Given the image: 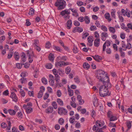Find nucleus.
Listing matches in <instances>:
<instances>
[{"label":"nucleus","mask_w":132,"mask_h":132,"mask_svg":"<svg viewBox=\"0 0 132 132\" xmlns=\"http://www.w3.org/2000/svg\"><path fill=\"white\" fill-rule=\"evenodd\" d=\"M96 78L104 84L100 87L99 93L100 96L102 97L109 96L110 93L109 92L108 88H110L111 86L109 82V78L106 76L105 72L102 70H98L96 74Z\"/></svg>","instance_id":"1"},{"label":"nucleus","mask_w":132,"mask_h":132,"mask_svg":"<svg viewBox=\"0 0 132 132\" xmlns=\"http://www.w3.org/2000/svg\"><path fill=\"white\" fill-rule=\"evenodd\" d=\"M55 2V5L58 7V10H62L64 9L65 6V2L64 0H57Z\"/></svg>","instance_id":"2"},{"label":"nucleus","mask_w":132,"mask_h":132,"mask_svg":"<svg viewBox=\"0 0 132 132\" xmlns=\"http://www.w3.org/2000/svg\"><path fill=\"white\" fill-rule=\"evenodd\" d=\"M58 113L60 115H66L67 114L68 111L67 110L62 107L58 108Z\"/></svg>","instance_id":"3"},{"label":"nucleus","mask_w":132,"mask_h":132,"mask_svg":"<svg viewBox=\"0 0 132 132\" xmlns=\"http://www.w3.org/2000/svg\"><path fill=\"white\" fill-rule=\"evenodd\" d=\"M22 108L26 110V112L27 113L29 114L33 111V109L31 107H28L26 105L24 104Z\"/></svg>","instance_id":"4"},{"label":"nucleus","mask_w":132,"mask_h":132,"mask_svg":"<svg viewBox=\"0 0 132 132\" xmlns=\"http://www.w3.org/2000/svg\"><path fill=\"white\" fill-rule=\"evenodd\" d=\"M27 55L28 56V61L29 63H31L33 61V57H36V56L35 55L33 52H32V54L30 55L28 52L27 53Z\"/></svg>","instance_id":"5"},{"label":"nucleus","mask_w":132,"mask_h":132,"mask_svg":"<svg viewBox=\"0 0 132 132\" xmlns=\"http://www.w3.org/2000/svg\"><path fill=\"white\" fill-rule=\"evenodd\" d=\"M108 37V35L107 33L102 32L101 35V39L103 41H105L106 38Z\"/></svg>","instance_id":"6"},{"label":"nucleus","mask_w":132,"mask_h":132,"mask_svg":"<svg viewBox=\"0 0 132 132\" xmlns=\"http://www.w3.org/2000/svg\"><path fill=\"white\" fill-rule=\"evenodd\" d=\"M70 14V11L69 9H66L63 10L60 13V14L62 16H64L65 15H69Z\"/></svg>","instance_id":"7"},{"label":"nucleus","mask_w":132,"mask_h":132,"mask_svg":"<svg viewBox=\"0 0 132 132\" xmlns=\"http://www.w3.org/2000/svg\"><path fill=\"white\" fill-rule=\"evenodd\" d=\"M96 126L98 127H102L104 124V122L102 120L99 121L98 120H97L95 123Z\"/></svg>","instance_id":"8"},{"label":"nucleus","mask_w":132,"mask_h":132,"mask_svg":"<svg viewBox=\"0 0 132 132\" xmlns=\"http://www.w3.org/2000/svg\"><path fill=\"white\" fill-rule=\"evenodd\" d=\"M10 97L12 99L13 101L16 102L17 101L18 98L15 94L13 92H12Z\"/></svg>","instance_id":"9"},{"label":"nucleus","mask_w":132,"mask_h":132,"mask_svg":"<svg viewBox=\"0 0 132 132\" xmlns=\"http://www.w3.org/2000/svg\"><path fill=\"white\" fill-rule=\"evenodd\" d=\"M83 31V29L82 28H80L79 27H75L73 29L72 31L73 33H75L77 32L80 33L82 32Z\"/></svg>","instance_id":"10"},{"label":"nucleus","mask_w":132,"mask_h":132,"mask_svg":"<svg viewBox=\"0 0 132 132\" xmlns=\"http://www.w3.org/2000/svg\"><path fill=\"white\" fill-rule=\"evenodd\" d=\"M110 45V42L108 40H106L103 45V51H105L106 46H109Z\"/></svg>","instance_id":"11"},{"label":"nucleus","mask_w":132,"mask_h":132,"mask_svg":"<svg viewBox=\"0 0 132 132\" xmlns=\"http://www.w3.org/2000/svg\"><path fill=\"white\" fill-rule=\"evenodd\" d=\"M87 40L89 44H88V45H89V46H91L92 45V43L93 41V37L92 36H89L87 38Z\"/></svg>","instance_id":"12"},{"label":"nucleus","mask_w":132,"mask_h":132,"mask_svg":"<svg viewBox=\"0 0 132 132\" xmlns=\"http://www.w3.org/2000/svg\"><path fill=\"white\" fill-rule=\"evenodd\" d=\"M93 130L95 131V132H103L101 128H99L98 127L94 125L93 128Z\"/></svg>","instance_id":"13"},{"label":"nucleus","mask_w":132,"mask_h":132,"mask_svg":"<svg viewBox=\"0 0 132 132\" xmlns=\"http://www.w3.org/2000/svg\"><path fill=\"white\" fill-rule=\"evenodd\" d=\"M100 38L96 39L94 40V45L96 47H98L100 44Z\"/></svg>","instance_id":"14"},{"label":"nucleus","mask_w":132,"mask_h":132,"mask_svg":"<svg viewBox=\"0 0 132 132\" xmlns=\"http://www.w3.org/2000/svg\"><path fill=\"white\" fill-rule=\"evenodd\" d=\"M104 16L105 18L108 20L109 22H110L112 20V19L110 18V15L109 13H106Z\"/></svg>","instance_id":"15"},{"label":"nucleus","mask_w":132,"mask_h":132,"mask_svg":"<svg viewBox=\"0 0 132 132\" xmlns=\"http://www.w3.org/2000/svg\"><path fill=\"white\" fill-rule=\"evenodd\" d=\"M94 59L97 61L100 62L102 59V57L101 56L98 55H95V56H92Z\"/></svg>","instance_id":"16"},{"label":"nucleus","mask_w":132,"mask_h":132,"mask_svg":"<svg viewBox=\"0 0 132 132\" xmlns=\"http://www.w3.org/2000/svg\"><path fill=\"white\" fill-rule=\"evenodd\" d=\"M53 108L51 106L48 107L46 110V112L47 113H51L53 111Z\"/></svg>","instance_id":"17"},{"label":"nucleus","mask_w":132,"mask_h":132,"mask_svg":"<svg viewBox=\"0 0 132 132\" xmlns=\"http://www.w3.org/2000/svg\"><path fill=\"white\" fill-rule=\"evenodd\" d=\"M67 28L68 29H70L72 27V21L71 20H69L67 22Z\"/></svg>","instance_id":"18"},{"label":"nucleus","mask_w":132,"mask_h":132,"mask_svg":"<svg viewBox=\"0 0 132 132\" xmlns=\"http://www.w3.org/2000/svg\"><path fill=\"white\" fill-rule=\"evenodd\" d=\"M14 56L16 60H18L19 58V53L16 52H15L14 53Z\"/></svg>","instance_id":"19"},{"label":"nucleus","mask_w":132,"mask_h":132,"mask_svg":"<svg viewBox=\"0 0 132 132\" xmlns=\"http://www.w3.org/2000/svg\"><path fill=\"white\" fill-rule=\"evenodd\" d=\"M57 102L58 105L61 106H63V102L62 100L60 98H58L57 99Z\"/></svg>","instance_id":"20"},{"label":"nucleus","mask_w":132,"mask_h":132,"mask_svg":"<svg viewBox=\"0 0 132 132\" xmlns=\"http://www.w3.org/2000/svg\"><path fill=\"white\" fill-rule=\"evenodd\" d=\"M57 58L60 60L64 61L66 60L67 59V58L66 56H58L57 57Z\"/></svg>","instance_id":"21"},{"label":"nucleus","mask_w":132,"mask_h":132,"mask_svg":"<svg viewBox=\"0 0 132 132\" xmlns=\"http://www.w3.org/2000/svg\"><path fill=\"white\" fill-rule=\"evenodd\" d=\"M126 124L128 128V129L126 131V132H127L128 130L130 129L131 128V125L130 121L127 122H126Z\"/></svg>","instance_id":"22"},{"label":"nucleus","mask_w":132,"mask_h":132,"mask_svg":"<svg viewBox=\"0 0 132 132\" xmlns=\"http://www.w3.org/2000/svg\"><path fill=\"white\" fill-rule=\"evenodd\" d=\"M21 62L22 61L24 62H26V54L23 53H22L21 56Z\"/></svg>","instance_id":"23"},{"label":"nucleus","mask_w":132,"mask_h":132,"mask_svg":"<svg viewBox=\"0 0 132 132\" xmlns=\"http://www.w3.org/2000/svg\"><path fill=\"white\" fill-rule=\"evenodd\" d=\"M8 112L11 115H14L16 113V112L14 110L12 109L9 110Z\"/></svg>","instance_id":"24"},{"label":"nucleus","mask_w":132,"mask_h":132,"mask_svg":"<svg viewBox=\"0 0 132 132\" xmlns=\"http://www.w3.org/2000/svg\"><path fill=\"white\" fill-rule=\"evenodd\" d=\"M63 61H60L59 62H57L56 64V66H59L60 67H62V66H64L63 65Z\"/></svg>","instance_id":"25"},{"label":"nucleus","mask_w":132,"mask_h":132,"mask_svg":"<svg viewBox=\"0 0 132 132\" xmlns=\"http://www.w3.org/2000/svg\"><path fill=\"white\" fill-rule=\"evenodd\" d=\"M109 30L110 32L114 34L116 32V30L115 28L113 27H110L109 28Z\"/></svg>","instance_id":"26"},{"label":"nucleus","mask_w":132,"mask_h":132,"mask_svg":"<svg viewBox=\"0 0 132 132\" xmlns=\"http://www.w3.org/2000/svg\"><path fill=\"white\" fill-rule=\"evenodd\" d=\"M58 73L60 75L63 76L64 74V71L61 69H59L58 70Z\"/></svg>","instance_id":"27"},{"label":"nucleus","mask_w":132,"mask_h":132,"mask_svg":"<svg viewBox=\"0 0 132 132\" xmlns=\"http://www.w3.org/2000/svg\"><path fill=\"white\" fill-rule=\"evenodd\" d=\"M28 75V74L27 71H24L22 72L20 75L23 78L27 76Z\"/></svg>","instance_id":"28"},{"label":"nucleus","mask_w":132,"mask_h":132,"mask_svg":"<svg viewBox=\"0 0 132 132\" xmlns=\"http://www.w3.org/2000/svg\"><path fill=\"white\" fill-rule=\"evenodd\" d=\"M83 66L84 68L86 69H88L90 67L89 65L87 63H84L83 64Z\"/></svg>","instance_id":"29"},{"label":"nucleus","mask_w":132,"mask_h":132,"mask_svg":"<svg viewBox=\"0 0 132 132\" xmlns=\"http://www.w3.org/2000/svg\"><path fill=\"white\" fill-rule=\"evenodd\" d=\"M54 55L52 53H50L49 56V60L51 61H53L54 59Z\"/></svg>","instance_id":"30"},{"label":"nucleus","mask_w":132,"mask_h":132,"mask_svg":"<svg viewBox=\"0 0 132 132\" xmlns=\"http://www.w3.org/2000/svg\"><path fill=\"white\" fill-rule=\"evenodd\" d=\"M71 70V69L70 67H68L66 68L65 70L66 73L67 74H69V73L70 72Z\"/></svg>","instance_id":"31"},{"label":"nucleus","mask_w":132,"mask_h":132,"mask_svg":"<svg viewBox=\"0 0 132 132\" xmlns=\"http://www.w3.org/2000/svg\"><path fill=\"white\" fill-rule=\"evenodd\" d=\"M84 21L87 24H89L90 22V19L87 16H86L85 17Z\"/></svg>","instance_id":"32"},{"label":"nucleus","mask_w":132,"mask_h":132,"mask_svg":"<svg viewBox=\"0 0 132 132\" xmlns=\"http://www.w3.org/2000/svg\"><path fill=\"white\" fill-rule=\"evenodd\" d=\"M68 94L69 95L71 96H72L73 94V91L69 87H68Z\"/></svg>","instance_id":"33"},{"label":"nucleus","mask_w":132,"mask_h":132,"mask_svg":"<svg viewBox=\"0 0 132 132\" xmlns=\"http://www.w3.org/2000/svg\"><path fill=\"white\" fill-rule=\"evenodd\" d=\"M20 82L22 84H25L27 82V79L25 78H22L20 80Z\"/></svg>","instance_id":"34"},{"label":"nucleus","mask_w":132,"mask_h":132,"mask_svg":"<svg viewBox=\"0 0 132 132\" xmlns=\"http://www.w3.org/2000/svg\"><path fill=\"white\" fill-rule=\"evenodd\" d=\"M125 14L127 17H129L130 16V12L127 9L126 10Z\"/></svg>","instance_id":"35"},{"label":"nucleus","mask_w":132,"mask_h":132,"mask_svg":"<svg viewBox=\"0 0 132 132\" xmlns=\"http://www.w3.org/2000/svg\"><path fill=\"white\" fill-rule=\"evenodd\" d=\"M40 129L43 131L45 132L47 130L46 127L44 126H42L40 127Z\"/></svg>","instance_id":"36"},{"label":"nucleus","mask_w":132,"mask_h":132,"mask_svg":"<svg viewBox=\"0 0 132 132\" xmlns=\"http://www.w3.org/2000/svg\"><path fill=\"white\" fill-rule=\"evenodd\" d=\"M39 43V41L37 39H35L34 40L33 45L34 47L36 46H38Z\"/></svg>","instance_id":"37"},{"label":"nucleus","mask_w":132,"mask_h":132,"mask_svg":"<svg viewBox=\"0 0 132 132\" xmlns=\"http://www.w3.org/2000/svg\"><path fill=\"white\" fill-rule=\"evenodd\" d=\"M53 48L55 50L57 51L60 52L61 51V49L59 46H53Z\"/></svg>","instance_id":"38"},{"label":"nucleus","mask_w":132,"mask_h":132,"mask_svg":"<svg viewBox=\"0 0 132 132\" xmlns=\"http://www.w3.org/2000/svg\"><path fill=\"white\" fill-rule=\"evenodd\" d=\"M90 115L92 117L94 118L95 116V112L94 110L91 111Z\"/></svg>","instance_id":"39"},{"label":"nucleus","mask_w":132,"mask_h":132,"mask_svg":"<svg viewBox=\"0 0 132 132\" xmlns=\"http://www.w3.org/2000/svg\"><path fill=\"white\" fill-rule=\"evenodd\" d=\"M101 27V29L103 31L105 32H107L108 31L107 28L105 26L102 25Z\"/></svg>","instance_id":"40"},{"label":"nucleus","mask_w":132,"mask_h":132,"mask_svg":"<svg viewBox=\"0 0 132 132\" xmlns=\"http://www.w3.org/2000/svg\"><path fill=\"white\" fill-rule=\"evenodd\" d=\"M20 94L22 97H24L25 96V93L24 92V90L22 89H20Z\"/></svg>","instance_id":"41"},{"label":"nucleus","mask_w":132,"mask_h":132,"mask_svg":"<svg viewBox=\"0 0 132 132\" xmlns=\"http://www.w3.org/2000/svg\"><path fill=\"white\" fill-rule=\"evenodd\" d=\"M54 79H50L49 80V84L50 85L54 86Z\"/></svg>","instance_id":"42"},{"label":"nucleus","mask_w":132,"mask_h":132,"mask_svg":"<svg viewBox=\"0 0 132 132\" xmlns=\"http://www.w3.org/2000/svg\"><path fill=\"white\" fill-rule=\"evenodd\" d=\"M35 11L33 9L31 8L30 10L29 14V15H32L34 13Z\"/></svg>","instance_id":"43"},{"label":"nucleus","mask_w":132,"mask_h":132,"mask_svg":"<svg viewBox=\"0 0 132 132\" xmlns=\"http://www.w3.org/2000/svg\"><path fill=\"white\" fill-rule=\"evenodd\" d=\"M56 95L58 97H60L62 95V93L61 91L60 90H57L56 92Z\"/></svg>","instance_id":"44"},{"label":"nucleus","mask_w":132,"mask_h":132,"mask_svg":"<svg viewBox=\"0 0 132 132\" xmlns=\"http://www.w3.org/2000/svg\"><path fill=\"white\" fill-rule=\"evenodd\" d=\"M122 47L123 50L125 51L127 50V45H126L124 42L122 41Z\"/></svg>","instance_id":"45"},{"label":"nucleus","mask_w":132,"mask_h":132,"mask_svg":"<svg viewBox=\"0 0 132 132\" xmlns=\"http://www.w3.org/2000/svg\"><path fill=\"white\" fill-rule=\"evenodd\" d=\"M46 67L47 69H51L52 67V65L51 63H48L46 65Z\"/></svg>","instance_id":"46"},{"label":"nucleus","mask_w":132,"mask_h":132,"mask_svg":"<svg viewBox=\"0 0 132 132\" xmlns=\"http://www.w3.org/2000/svg\"><path fill=\"white\" fill-rule=\"evenodd\" d=\"M70 10H71V11L73 13H75L76 15H78V14L77 13V9H72L71 8H70L69 9Z\"/></svg>","instance_id":"47"},{"label":"nucleus","mask_w":132,"mask_h":132,"mask_svg":"<svg viewBox=\"0 0 132 132\" xmlns=\"http://www.w3.org/2000/svg\"><path fill=\"white\" fill-rule=\"evenodd\" d=\"M42 82L44 84H46L47 82V80L44 77L42 79Z\"/></svg>","instance_id":"48"},{"label":"nucleus","mask_w":132,"mask_h":132,"mask_svg":"<svg viewBox=\"0 0 132 132\" xmlns=\"http://www.w3.org/2000/svg\"><path fill=\"white\" fill-rule=\"evenodd\" d=\"M116 11L113 10H112L111 13V15L112 17L114 18H116V16L115 15V13Z\"/></svg>","instance_id":"49"},{"label":"nucleus","mask_w":132,"mask_h":132,"mask_svg":"<svg viewBox=\"0 0 132 132\" xmlns=\"http://www.w3.org/2000/svg\"><path fill=\"white\" fill-rule=\"evenodd\" d=\"M51 43L49 42H47L46 44V47L47 48H49L51 47Z\"/></svg>","instance_id":"50"},{"label":"nucleus","mask_w":132,"mask_h":132,"mask_svg":"<svg viewBox=\"0 0 132 132\" xmlns=\"http://www.w3.org/2000/svg\"><path fill=\"white\" fill-rule=\"evenodd\" d=\"M117 118L115 116H112L110 118V121H114L115 120H117Z\"/></svg>","instance_id":"51"},{"label":"nucleus","mask_w":132,"mask_h":132,"mask_svg":"<svg viewBox=\"0 0 132 132\" xmlns=\"http://www.w3.org/2000/svg\"><path fill=\"white\" fill-rule=\"evenodd\" d=\"M52 105L55 109H56L57 108V104L55 101L53 102Z\"/></svg>","instance_id":"52"},{"label":"nucleus","mask_w":132,"mask_h":132,"mask_svg":"<svg viewBox=\"0 0 132 132\" xmlns=\"http://www.w3.org/2000/svg\"><path fill=\"white\" fill-rule=\"evenodd\" d=\"M120 37L122 39H124L125 37V34L124 32H122L120 34Z\"/></svg>","instance_id":"53"},{"label":"nucleus","mask_w":132,"mask_h":132,"mask_svg":"<svg viewBox=\"0 0 132 132\" xmlns=\"http://www.w3.org/2000/svg\"><path fill=\"white\" fill-rule=\"evenodd\" d=\"M8 125L7 127L6 128L7 130H10L11 129V123L10 121H8Z\"/></svg>","instance_id":"54"},{"label":"nucleus","mask_w":132,"mask_h":132,"mask_svg":"<svg viewBox=\"0 0 132 132\" xmlns=\"http://www.w3.org/2000/svg\"><path fill=\"white\" fill-rule=\"evenodd\" d=\"M64 122V119L62 118H60L59 120V122L61 125H63Z\"/></svg>","instance_id":"55"},{"label":"nucleus","mask_w":132,"mask_h":132,"mask_svg":"<svg viewBox=\"0 0 132 132\" xmlns=\"http://www.w3.org/2000/svg\"><path fill=\"white\" fill-rule=\"evenodd\" d=\"M83 33L82 38L83 39L85 38L89 35V34L87 32L84 33V32H83Z\"/></svg>","instance_id":"56"},{"label":"nucleus","mask_w":132,"mask_h":132,"mask_svg":"<svg viewBox=\"0 0 132 132\" xmlns=\"http://www.w3.org/2000/svg\"><path fill=\"white\" fill-rule=\"evenodd\" d=\"M1 127L3 128H6L7 127V124L5 122H3L1 124Z\"/></svg>","instance_id":"57"},{"label":"nucleus","mask_w":132,"mask_h":132,"mask_svg":"<svg viewBox=\"0 0 132 132\" xmlns=\"http://www.w3.org/2000/svg\"><path fill=\"white\" fill-rule=\"evenodd\" d=\"M16 67L18 69H21L22 67V64L21 63H17L16 64Z\"/></svg>","instance_id":"58"},{"label":"nucleus","mask_w":132,"mask_h":132,"mask_svg":"<svg viewBox=\"0 0 132 132\" xmlns=\"http://www.w3.org/2000/svg\"><path fill=\"white\" fill-rule=\"evenodd\" d=\"M70 105L73 108H75L76 107V104L75 102H70Z\"/></svg>","instance_id":"59"},{"label":"nucleus","mask_w":132,"mask_h":132,"mask_svg":"<svg viewBox=\"0 0 132 132\" xmlns=\"http://www.w3.org/2000/svg\"><path fill=\"white\" fill-rule=\"evenodd\" d=\"M53 72L54 73V74L55 75V76H58V70H57L56 69H54L53 70Z\"/></svg>","instance_id":"60"},{"label":"nucleus","mask_w":132,"mask_h":132,"mask_svg":"<svg viewBox=\"0 0 132 132\" xmlns=\"http://www.w3.org/2000/svg\"><path fill=\"white\" fill-rule=\"evenodd\" d=\"M90 29L91 31H95L97 29V28L96 26H90Z\"/></svg>","instance_id":"61"},{"label":"nucleus","mask_w":132,"mask_h":132,"mask_svg":"<svg viewBox=\"0 0 132 132\" xmlns=\"http://www.w3.org/2000/svg\"><path fill=\"white\" fill-rule=\"evenodd\" d=\"M75 79V82L77 83L78 84L79 83L80 81V79L79 78L77 77L75 78H74Z\"/></svg>","instance_id":"62"},{"label":"nucleus","mask_w":132,"mask_h":132,"mask_svg":"<svg viewBox=\"0 0 132 132\" xmlns=\"http://www.w3.org/2000/svg\"><path fill=\"white\" fill-rule=\"evenodd\" d=\"M74 25L76 26H79L80 25V23L79 22L75 20L73 22Z\"/></svg>","instance_id":"63"},{"label":"nucleus","mask_w":132,"mask_h":132,"mask_svg":"<svg viewBox=\"0 0 132 132\" xmlns=\"http://www.w3.org/2000/svg\"><path fill=\"white\" fill-rule=\"evenodd\" d=\"M79 21L81 22H83L84 21V18L82 16H80L78 18Z\"/></svg>","instance_id":"64"}]
</instances>
